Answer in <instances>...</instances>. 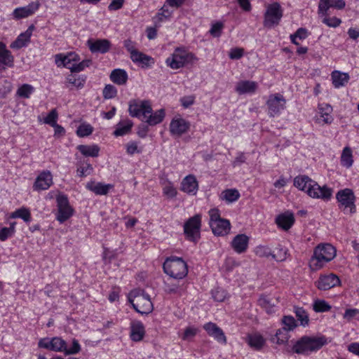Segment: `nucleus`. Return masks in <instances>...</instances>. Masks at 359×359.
<instances>
[{"label": "nucleus", "mask_w": 359, "mask_h": 359, "mask_svg": "<svg viewBox=\"0 0 359 359\" xmlns=\"http://www.w3.org/2000/svg\"><path fill=\"white\" fill-rule=\"evenodd\" d=\"M255 252L259 257H269L271 256L273 259H278V256L272 252L268 246L259 245L256 247Z\"/></svg>", "instance_id": "obj_40"}, {"label": "nucleus", "mask_w": 359, "mask_h": 359, "mask_svg": "<svg viewBox=\"0 0 359 359\" xmlns=\"http://www.w3.org/2000/svg\"><path fill=\"white\" fill-rule=\"evenodd\" d=\"M130 59L134 63L141 65L142 68L151 67L154 64V60L149 55H147L140 51H137L133 55H130Z\"/></svg>", "instance_id": "obj_27"}, {"label": "nucleus", "mask_w": 359, "mask_h": 359, "mask_svg": "<svg viewBox=\"0 0 359 359\" xmlns=\"http://www.w3.org/2000/svg\"><path fill=\"white\" fill-rule=\"evenodd\" d=\"M203 329L210 337L214 338L218 342L223 344H226L227 341L224 332L217 324L212 322L207 323L203 325Z\"/></svg>", "instance_id": "obj_14"}, {"label": "nucleus", "mask_w": 359, "mask_h": 359, "mask_svg": "<svg viewBox=\"0 0 359 359\" xmlns=\"http://www.w3.org/2000/svg\"><path fill=\"white\" fill-rule=\"evenodd\" d=\"M132 126L133 123L130 121H128L125 125L118 123L114 135L116 137L124 135L130 131Z\"/></svg>", "instance_id": "obj_47"}, {"label": "nucleus", "mask_w": 359, "mask_h": 359, "mask_svg": "<svg viewBox=\"0 0 359 359\" xmlns=\"http://www.w3.org/2000/svg\"><path fill=\"white\" fill-rule=\"evenodd\" d=\"M352 151L350 147H346L341 156V164L346 168H350L353 164Z\"/></svg>", "instance_id": "obj_38"}, {"label": "nucleus", "mask_w": 359, "mask_h": 359, "mask_svg": "<svg viewBox=\"0 0 359 359\" xmlns=\"http://www.w3.org/2000/svg\"><path fill=\"white\" fill-rule=\"evenodd\" d=\"M258 303L267 313L272 314L276 311V305L267 296H262L258 299Z\"/></svg>", "instance_id": "obj_36"}, {"label": "nucleus", "mask_w": 359, "mask_h": 359, "mask_svg": "<svg viewBox=\"0 0 359 359\" xmlns=\"http://www.w3.org/2000/svg\"><path fill=\"white\" fill-rule=\"evenodd\" d=\"M337 255L336 248L330 243H320L314 250L311 259L310 266L312 270L321 269L325 263L332 261Z\"/></svg>", "instance_id": "obj_2"}, {"label": "nucleus", "mask_w": 359, "mask_h": 359, "mask_svg": "<svg viewBox=\"0 0 359 359\" xmlns=\"http://www.w3.org/2000/svg\"><path fill=\"white\" fill-rule=\"evenodd\" d=\"M164 272L175 279L184 278L188 273L187 263L180 257L167 258L163 265Z\"/></svg>", "instance_id": "obj_5"}, {"label": "nucleus", "mask_w": 359, "mask_h": 359, "mask_svg": "<svg viewBox=\"0 0 359 359\" xmlns=\"http://www.w3.org/2000/svg\"><path fill=\"white\" fill-rule=\"evenodd\" d=\"M283 327L289 331L293 330L297 326V322L295 319L291 316H285L282 319Z\"/></svg>", "instance_id": "obj_49"}, {"label": "nucleus", "mask_w": 359, "mask_h": 359, "mask_svg": "<svg viewBox=\"0 0 359 359\" xmlns=\"http://www.w3.org/2000/svg\"><path fill=\"white\" fill-rule=\"evenodd\" d=\"M244 50L241 48H232L229 53V56L231 60H238L241 58L243 55Z\"/></svg>", "instance_id": "obj_62"}, {"label": "nucleus", "mask_w": 359, "mask_h": 359, "mask_svg": "<svg viewBox=\"0 0 359 359\" xmlns=\"http://www.w3.org/2000/svg\"><path fill=\"white\" fill-rule=\"evenodd\" d=\"M14 232V226L11 224L10 227H3L0 229V241H5L12 236Z\"/></svg>", "instance_id": "obj_54"}, {"label": "nucleus", "mask_w": 359, "mask_h": 359, "mask_svg": "<svg viewBox=\"0 0 359 359\" xmlns=\"http://www.w3.org/2000/svg\"><path fill=\"white\" fill-rule=\"evenodd\" d=\"M34 92V88L29 84H23L18 88L16 94L22 98H29L30 95Z\"/></svg>", "instance_id": "obj_46"}, {"label": "nucleus", "mask_w": 359, "mask_h": 359, "mask_svg": "<svg viewBox=\"0 0 359 359\" xmlns=\"http://www.w3.org/2000/svg\"><path fill=\"white\" fill-rule=\"evenodd\" d=\"M45 184V171H42L40 175L36 179V181L34 184V189L37 191H41L45 189L44 187Z\"/></svg>", "instance_id": "obj_55"}, {"label": "nucleus", "mask_w": 359, "mask_h": 359, "mask_svg": "<svg viewBox=\"0 0 359 359\" xmlns=\"http://www.w3.org/2000/svg\"><path fill=\"white\" fill-rule=\"evenodd\" d=\"M327 343L325 337H311L304 336L293 345L292 350L294 353L309 355L311 352L317 351Z\"/></svg>", "instance_id": "obj_3"}, {"label": "nucleus", "mask_w": 359, "mask_h": 359, "mask_svg": "<svg viewBox=\"0 0 359 359\" xmlns=\"http://www.w3.org/2000/svg\"><path fill=\"white\" fill-rule=\"evenodd\" d=\"M11 217L13 218H21L25 222H29L31 220V214L28 209L22 208L16 210L11 215Z\"/></svg>", "instance_id": "obj_44"}, {"label": "nucleus", "mask_w": 359, "mask_h": 359, "mask_svg": "<svg viewBox=\"0 0 359 359\" xmlns=\"http://www.w3.org/2000/svg\"><path fill=\"white\" fill-rule=\"evenodd\" d=\"M34 29V26L31 25L25 32L21 33L17 39L11 43L10 47L13 49H20L27 46V43L30 40Z\"/></svg>", "instance_id": "obj_23"}, {"label": "nucleus", "mask_w": 359, "mask_h": 359, "mask_svg": "<svg viewBox=\"0 0 359 359\" xmlns=\"http://www.w3.org/2000/svg\"><path fill=\"white\" fill-rule=\"evenodd\" d=\"M282 17L283 10L280 5L277 2L271 4L264 13V26L272 28L279 24Z\"/></svg>", "instance_id": "obj_10"}, {"label": "nucleus", "mask_w": 359, "mask_h": 359, "mask_svg": "<svg viewBox=\"0 0 359 359\" xmlns=\"http://www.w3.org/2000/svg\"><path fill=\"white\" fill-rule=\"evenodd\" d=\"M128 302L133 309L141 314H148L153 311V304L149 295L140 288L133 290L128 296Z\"/></svg>", "instance_id": "obj_4"}, {"label": "nucleus", "mask_w": 359, "mask_h": 359, "mask_svg": "<svg viewBox=\"0 0 359 359\" xmlns=\"http://www.w3.org/2000/svg\"><path fill=\"white\" fill-rule=\"evenodd\" d=\"M320 117L318 118L319 123H331L333 121V117L331 116L332 107L328 104H320L318 105Z\"/></svg>", "instance_id": "obj_28"}, {"label": "nucleus", "mask_w": 359, "mask_h": 359, "mask_svg": "<svg viewBox=\"0 0 359 359\" xmlns=\"http://www.w3.org/2000/svg\"><path fill=\"white\" fill-rule=\"evenodd\" d=\"M93 166L88 162H80L77 168V175L79 177H85L89 175L93 172Z\"/></svg>", "instance_id": "obj_43"}, {"label": "nucleus", "mask_w": 359, "mask_h": 359, "mask_svg": "<svg viewBox=\"0 0 359 359\" xmlns=\"http://www.w3.org/2000/svg\"><path fill=\"white\" fill-rule=\"evenodd\" d=\"M163 194L168 198H175L177 194V189L174 187L171 182H168L163 188Z\"/></svg>", "instance_id": "obj_53"}, {"label": "nucleus", "mask_w": 359, "mask_h": 359, "mask_svg": "<svg viewBox=\"0 0 359 359\" xmlns=\"http://www.w3.org/2000/svg\"><path fill=\"white\" fill-rule=\"evenodd\" d=\"M285 103L286 100L282 95L279 93L271 95L266 102L269 116L273 117L280 114L285 107Z\"/></svg>", "instance_id": "obj_12"}, {"label": "nucleus", "mask_w": 359, "mask_h": 359, "mask_svg": "<svg viewBox=\"0 0 359 359\" xmlns=\"http://www.w3.org/2000/svg\"><path fill=\"white\" fill-rule=\"evenodd\" d=\"M210 226L212 233L216 236H226L229 233L231 229L230 222L226 219L215 222Z\"/></svg>", "instance_id": "obj_25"}, {"label": "nucleus", "mask_w": 359, "mask_h": 359, "mask_svg": "<svg viewBox=\"0 0 359 359\" xmlns=\"http://www.w3.org/2000/svg\"><path fill=\"white\" fill-rule=\"evenodd\" d=\"M123 45L126 49L130 53V55H133V54L138 51L135 48V43L129 39L123 41Z\"/></svg>", "instance_id": "obj_63"}, {"label": "nucleus", "mask_w": 359, "mask_h": 359, "mask_svg": "<svg viewBox=\"0 0 359 359\" xmlns=\"http://www.w3.org/2000/svg\"><path fill=\"white\" fill-rule=\"evenodd\" d=\"M249 240L250 238L247 235L244 233L238 234L233 238L231 246L236 252L238 254L243 253L248 248Z\"/></svg>", "instance_id": "obj_21"}, {"label": "nucleus", "mask_w": 359, "mask_h": 359, "mask_svg": "<svg viewBox=\"0 0 359 359\" xmlns=\"http://www.w3.org/2000/svg\"><path fill=\"white\" fill-rule=\"evenodd\" d=\"M276 223L278 227L285 231L289 230L294 223V217L293 213L285 212L277 216Z\"/></svg>", "instance_id": "obj_24"}, {"label": "nucleus", "mask_w": 359, "mask_h": 359, "mask_svg": "<svg viewBox=\"0 0 359 359\" xmlns=\"http://www.w3.org/2000/svg\"><path fill=\"white\" fill-rule=\"evenodd\" d=\"M144 327L142 322L134 320L131 323L130 337L134 341H141L144 336Z\"/></svg>", "instance_id": "obj_26"}, {"label": "nucleus", "mask_w": 359, "mask_h": 359, "mask_svg": "<svg viewBox=\"0 0 359 359\" xmlns=\"http://www.w3.org/2000/svg\"><path fill=\"white\" fill-rule=\"evenodd\" d=\"M117 89L111 84H107L103 89V97L104 99H111L116 96Z\"/></svg>", "instance_id": "obj_51"}, {"label": "nucleus", "mask_w": 359, "mask_h": 359, "mask_svg": "<svg viewBox=\"0 0 359 359\" xmlns=\"http://www.w3.org/2000/svg\"><path fill=\"white\" fill-rule=\"evenodd\" d=\"M313 310L316 312H325L331 309V306L324 300H316L314 302Z\"/></svg>", "instance_id": "obj_50"}, {"label": "nucleus", "mask_w": 359, "mask_h": 359, "mask_svg": "<svg viewBox=\"0 0 359 359\" xmlns=\"http://www.w3.org/2000/svg\"><path fill=\"white\" fill-rule=\"evenodd\" d=\"M165 116V111L163 109H161L154 114L151 112V114H147V117H144L146 118V123L149 126H155L158 123H160Z\"/></svg>", "instance_id": "obj_34"}, {"label": "nucleus", "mask_w": 359, "mask_h": 359, "mask_svg": "<svg viewBox=\"0 0 359 359\" xmlns=\"http://www.w3.org/2000/svg\"><path fill=\"white\" fill-rule=\"evenodd\" d=\"M294 185L297 189L306 191L313 198L329 200L332 194V189L326 186L320 187L316 182L306 175L297 176L294 180Z\"/></svg>", "instance_id": "obj_1"}, {"label": "nucleus", "mask_w": 359, "mask_h": 359, "mask_svg": "<svg viewBox=\"0 0 359 359\" xmlns=\"http://www.w3.org/2000/svg\"><path fill=\"white\" fill-rule=\"evenodd\" d=\"M323 22L330 27H337L341 23V19L337 17H325L323 20Z\"/></svg>", "instance_id": "obj_56"}, {"label": "nucleus", "mask_w": 359, "mask_h": 359, "mask_svg": "<svg viewBox=\"0 0 359 359\" xmlns=\"http://www.w3.org/2000/svg\"><path fill=\"white\" fill-rule=\"evenodd\" d=\"M66 343L59 337H53L49 344L46 343V348L55 351H65Z\"/></svg>", "instance_id": "obj_37"}, {"label": "nucleus", "mask_w": 359, "mask_h": 359, "mask_svg": "<svg viewBox=\"0 0 359 359\" xmlns=\"http://www.w3.org/2000/svg\"><path fill=\"white\" fill-rule=\"evenodd\" d=\"M112 186L111 184H103L102 183H95L90 182L87 183L86 188L97 195H106L109 189Z\"/></svg>", "instance_id": "obj_32"}, {"label": "nucleus", "mask_w": 359, "mask_h": 359, "mask_svg": "<svg viewBox=\"0 0 359 359\" xmlns=\"http://www.w3.org/2000/svg\"><path fill=\"white\" fill-rule=\"evenodd\" d=\"M336 198L339 209L344 213L353 214L355 212V196L352 189L346 188L339 190L336 194Z\"/></svg>", "instance_id": "obj_7"}, {"label": "nucleus", "mask_w": 359, "mask_h": 359, "mask_svg": "<svg viewBox=\"0 0 359 359\" xmlns=\"http://www.w3.org/2000/svg\"><path fill=\"white\" fill-rule=\"evenodd\" d=\"M92 64L91 60H83L81 62H76L75 64H73L70 67V71L72 73L73 72H80L86 67H88Z\"/></svg>", "instance_id": "obj_48"}, {"label": "nucleus", "mask_w": 359, "mask_h": 359, "mask_svg": "<svg viewBox=\"0 0 359 359\" xmlns=\"http://www.w3.org/2000/svg\"><path fill=\"white\" fill-rule=\"evenodd\" d=\"M201 217L195 215L190 217L184 224V233L186 238L191 242L196 243L201 238Z\"/></svg>", "instance_id": "obj_9"}, {"label": "nucleus", "mask_w": 359, "mask_h": 359, "mask_svg": "<svg viewBox=\"0 0 359 359\" xmlns=\"http://www.w3.org/2000/svg\"><path fill=\"white\" fill-rule=\"evenodd\" d=\"M190 124L184 118L172 119L170 124V132L173 135L181 136L189 128Z\"/></svg>", "instance_id": "obj_20"}, {"label": "nucleus", "mask_w": 359, "mask_h": 359, "mask_svg": "<svg viewBox=\"0 0 359 359\" xmlns=\"http://www.w3.org/2000/svg\"><path fill=\"white\" fill-rule=\"evenodd\" d=\"M128 111L131 116L140 117L142 115L144 117H147V114L151 113L152 108L148 100L140 102L133 100L130 102Z\"/></svg>", "instance_id": "obj_11"}, {"label": "nucleus", "mask_w": 359, "mask_h": 359, "mask_svg": "<svg viewBox=\"0 0 359 359\" xmlns=\"http://www.w3.org/2000/svg\"><path fill=\"white\" fill-rule=\"evenodd\" d=\"M346 3L344 0H320L318 3V13L327 15V11L330 8L342 9Z\"/></svg>", "instance_id": "obj_19"}, {"label": "nucleus", "mask_w": 359, "mask_h": 359, "mask_svg": "<svg viewBox=\"0 0 359 359\" xmlns=\"http://www.w3.org/2000/svg\"><path fill=\"white\" fill-rule=\"evenodd\" d=\"M93 128L89 124H81L80 125L77 130L76 134L79 137H86L90 135L93 133Z\"/></svg>", "instance_id": "obj_52"}, {"label": "nucleus", "mask_w": 359, "mask_h": 359, "mask_svg": "<svg viewBox=\"0 0 359 359\" xmlns=\"http://www.w3.org/2000/svg\"><path fill=\"white\" fill-rule=\"evenodd\" d=\"M39 4L36 1L26 6L16 8L12 13L13 18L16 20L27 18L34 14L39 9Z\"/></svg>", "instance_id": "obj_15"}, {"label": "nucleus", "mask_w": 359, "mask_h": 359, "mask_svg": "<svg viewBox=\"0 0 359 359\" xmlns=\"http://www.w3.org/2000/svg\"><path fill=\"white\" fill-rule=\"evenodd\" d=\"M55 201L57 203L55 218L60 224H62L74 215V210L69 204V199L65 194H55Z\"/></svg>", "instance_id": "obj_6"}, {"label": "nucleus", "mask_w": 359, "mask_h": 359, "mask_svg": "<svg viewBox=\"0 0 359 359\" xmlns=\"http://www.w3.org/2000/svg\"><path fill=\"white\" fill-rule=\"evenodd\" d=\"M198 331V330L196 327H188L185 329L182 339L183 340H190L197 334Z\"/></svg>", "instance_id": "obj_59"}, {"label": "nucleus", "mask_w": 359, "mask_h": 359, "mask_svg": "<svg viewBox=\"0 0 359 359\" xmlns=\"http://www.w3.org/2000/svg\"><path fill=\"white\" fill-rule=\"evenodd\" d=\"M54 128V137L56 139H59L63 136H65L66 131L65 129L60 125H58L57 123L54 125L50 126Z\"/></svg>", "instance_id": "obj_64"}, {"label": "nucleus", "mask_w": 359, "mask_h": 359, "mask_svg": "<svg viewBox=\"0 0 359 359\" xmlns=\"http://www.w3.org/2000/svg\"><path fill=\"white\" fill-rule=\"evenodd\" d=\"M265 341L260 334H255L248 336V344L257 350L261 349Z\"/></svg>", "instance_id": "obj_39"}, {"label": "nucleus", "mask_w": 359, "mask_h": 359, "mask_svg": "<svg viewBox=\"0 0 359 359\" xmlns=\"http://www.w3.org/2000/svg\"><path fill=\"white\" fill-rule=\"evenodd\" d=\"M257 88V84L255 81H242L237 83L236 90L239 94L254 93Z\"/></svg>", "instance_id": "obj_30"}, {"label": "nucleus", "mask_w": 359, "mask_h": 359, "mask_svg": "<svg viewBox=\"0 0 359 359\" xmlns=\"http://www.w3.org/2000/svg\"><path fill=\"white\" fill-rule=\"evenodd\" d=\"M81 350L80 344L76 339H73L72 341V346L69 348H67V346H65V352L66 354L70 355V354H76L79 353Z\"/></svg>", "instance_id": "obj_61"}, {"label": "nucleus", "mask_w": 359, "mask_h": 359, "mask_svg": "<svg viewBox=\"0 0 359 359\" xmlns=\"http://www.w3.org/2000/svg\"><path fill=\"white\" fill-rule=\"evenodd\" d=\"M77 149L85 156L97 157L99 155L100 147L96 145L81 144Z\"/></svg>", "instance_id": "obj_33"}, {"label": "nucleus", "mask_w": 359, "mask_h": 359, "mask_svg": "<svg viewBox=\"0 0 359 359\" xmlns=\"http://www.w3.org/2000/svg\"><path fill=\"white\" fill-rule=\"evenodd\" d=\"M58 113L56 109H52L48 114H46V124L49 126L54 125L57 122Z\"/></svg>", "instance_id": "obj_58"}, {"label": "nucleus", "mask_w": 359, "mask_h": 359, "mask_svg": "<svg viewBox=\"0 0 359 359\" xmlns=\"http://www.w3.org/2000/svg\"><path fill=\"white\" fill-rule=\"evenodd\" d=\"M212 297L217 302H223L226 297V292L222 289L217 288L212 291Z\"/></svg>", "instance_id": "obj_60"}, {"label": "nucleus", "mask_w": 359, "mask_h": 359, "mask_svg": "<svg viewBox=\"0 0 359 359\" xmlns=\"http://www.w3.org/2000/svg\"><path fill=\"white\" fill-rule=\"evenodd\" d=\"M289 330H285V328L278 329L276 331L274 338H273V341H275L276 339V343L278 344H282L287 341L289 339L288 334Z\"/></svg>", "instance_id": "obj_45"}, {"label": "nucleus", "mask_w": 359, "mask_h": 359, "mask_svg": "<svg viewBox=\"0 0 359 359\" xmlns=\"http://www.w3.org/2000/svg\"><path fill=\"white\" fill-rule=\"evenodd\" d=\"M86 79V77L84 76H79L76 77V75L73 74H71L67 76V83L78 88H81L83 87Z\"/></svg>", "instance_id": "obj_41"}, {"label": "nucleus", "mask_w": 359, "mask_h": 359, "mask_svg": "<svg viewBox=\"0 0 359 359\" xmlns=\"http://www.w3.org/2000/svg\"><path fill=\"white\" fill-rule=\"evenodd\" d=\"M198 189V181L195 176L189 175L182 181L181 190L189 195H196Z\"/></svg>", "instance_id": "obj_22"}, {"label": "nucleus", "mask_w": 359, "mask_h": 359, "mask_svg": "<svg viewBox=\"0 0 359 359\" xmlns=\"http://www.w3.org/2000/svg\"><path fill=\"white\" fill-rule=\"evenodd\" d=\"M80 60L79 56L74 52L67 55L57 54L55 55V63L57 67H65L70 69L71 66Z\"/></svg>", "instance_id": "obj_18"}, {"label": "nucleus", "mask_w": 359, "mask_h": 359, "mask_svg": "<svg viewBox=\"0 0 359 359\" xmlns=\"http://www.w3.org/2000/svg\"><path fill=\"white\" fill-rule=\"evenodd\" d=\"M110 79L117 85H124L128 81L127 72L122 69H114L110 74Z\"/></svg>", "instance_id": "obj_31"}, {"label": "nucleus", "mask_w": 359, "mask_h": 359, "mask_svg": "<svg viewBox=\"0 0 359 359\" xmlns=\"http://www.w3.org/2000/svg\"><path fill=\"white\" fill-rule=\"evenodd\" d=\"M294 311L295 313L296 317L297 318L298 320L300 321L302 326H306L309 324V316L303 308L295 306L294 308Z\"/></svg>", "instance_id": "obj_42"}, {"label": "nucleus", "mask_w": 359, "mask_h": 359, "mask_svg": "<svg viewBox=\"0 0 359 359\" xmlns=\"http://www.w3.org/2000/svg\"><path fill=\"white\" fill-rule=\"evenodd\" d=\"M224 25L221 22H217L212 25L210 33L214 37H218L221 35Z\"/></svg>", "instance_id": "obj_57"}, {"label": "nucleus", "mask_w": 359, "mask_h": 359, "mask_svg": "<svg viewBox=\"0 0 359 359\" xmlns=\"http://www.w3.org/2000/svg\"><path fill=\"white\" fill-rule=\"evenodd\" d=\"M332 83L337 88L344 86L349 81V75L348 73L341 72L335 70L331 74Z\"/></svg>", "instance_id": "obj_29"}, {"label": "nucleus", "mask_w": 359, "mask_h": 359, "mask_svg": "<svg viewBox=\"0 0 359 359\" xmlns=\"http://www.w3.org/2000/svg\"><path fill=\"white\" fill-rule=\"evenodd\" d=\"M316 286L320 290H327L340 284L339 277L334 274L321 275L316 282Z\"/></svg>", "instance_id": "obj_13"}, {"label": "nucleus", "mask_w": 359, "mask_h": 359, "mask_svg": "<svg viewBox=\"0 0 359 359\" xmlns=\"http://www.w3.org/2000/svg\"><path fill=\"white\" fill-rule=\"evenodd\" d=\"M90 50L95 53H106L111 48V42L108 39H96L95 41L89 39L87 41Z\"/></svg>", "instance_id": "obj_17"}, {"label": "nucleus", "mask_w": 359, "mask_h": 359, "mask_svg": "<svg viewBox=\"0 0 359 359\" xmlns=\"http://www.w3.org/2000/svg\"><path fill=\"white\" fill-rule=\"evenodd\" d=\"M240 197V194L237 189H228L221 193L220 198L227 203L236 201Z\"/></svg>", "instance_id": "obj_35"}, {"label": "nucleus", "mask_w": 359, "mask_h": 359, "mask_svg": "<svg viewBox=\"0 0 359 359\" xmlns=\"http://www.w3.org/2000/svg\"><path fill=\"white\" fill-rule=\"evenodd\" d=\"M14 66V57L3 42H0V71Z\"/></svg>", "instance_id": "obj_16"}, {"label": "nucleus", "mask_w": 359, "mask_h": 359, "mask_svg": "<svg viewBox=\"0 0 359 359\" xmlns=\"http://www.w3.org/2000/svg\"><path fill=\"white\" fill-rule=\"evenodd\" d=\"M196 59L193 53H187L183 48H177L171 56L166 59L165 62L170 68L177 69Z\"/></svg>", "instance_id": "obj_8"}]
</instances>
